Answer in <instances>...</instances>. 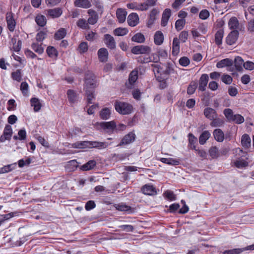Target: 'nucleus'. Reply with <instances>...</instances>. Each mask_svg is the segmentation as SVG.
<instances>
[{"label": "nucleus", "instance_id": "obj_57", "mask_svg": "<svg viewBox=\"0 0 254 254\" xmlns=\"http://www.w3.org/2000/svg\"><path fill=\"white\" fill-rule=\"evenodd\" d=\"M77 25L83 29H87L89 28L88 21L87 22V21L84 19H79L77 22Z\"/></svg>", "mask_w": 254, "mask_h": 254}, {"label": "nucleus", "instance_id": "obj_14", "mask_svg": "<svg viewBox=\"0 0 254 254\" xmlns=\"http://www.w3.org/2000/svg\"><path fill=\"white\" fill-rule=\"evenodd\" d=\"M144 1L140 4V10H147L150 7L155 6L156 4V0H143Z\"/></svg>", "mask_w": 254, "mask_h": 254}, {"label": "nucleus", "instance_id": "obj_63", "mask_svg": "<svg viewBox=\"0 0 254 254\" xmlns=\"http://www.w3.org/2000/svg\"><path fill=\"white\" fill-rule=\"evenodd\" d=\"M222 81L226 84H230L233 80L232 77L228 74H223L221 77Z\"/></svg>", "mask_w": 254, "mask_h": 254}, {"label": "nucleus", "instance_id": "obj_44", "mask_svg": "<svg viewBox=\"0 0 254 254\" xmlns=\"http://www.w3.org/2000/svg\"><path fill=\"white\" fill-rule=\"evenodd\" d=\"M243 59L240 57H236L234 61L235 66L238 70H241L242 69V65L244 66Z\"/></svg>", "mask_w": 254, "mask_h": 254}, {"label": "nucleus", "instance_id": "obj_24", "mask_svg": "<svg viewBox=\"0 0 254 254\" xmlns=\"http://www.w3.org/2000/svg\"><path fill=\"white\" fill-rule=\"evenodd\" d=\"M164 41V35L161 31H157L154 36V43L157 45H161Z\"/></svg>", "mask_w": 254, "mask_h": 254}, {"label": "nucleus", "instance_id": "obj_45", "mask_svg": "<svg viewBox=\"0 0 254 254\" xmlns=\"http://www.w3.org/2000/svg\"><path fill=\"white\" fill-rule=\"evenodd\" d=\"M32 49L37 54H42L44 52V48L42 47L41 44H39L37 43H33L31 44Z\"/></svg>", "mask_w": 254, "mask_h": 254}, {"label": "nucleus", "instance_id": "obj_56", "mask_svg": "<svg viewBox=\"0 0 254 254\" xmlns=\"http://www.w3.org/2000/svg\"><path fill=\"white\" fill-rule=\"evenodd\" d=\"M186 21L184 19H178L175 23V28L177 31L181 30L184 27Z\"/></svg>", "mask_w": 254, "mask_h": 254}, {"label": "nucleus", "instance_id": "obj_37", "mask_svg": "<svg viewBox=\"0 0 254 254\" xmlns=\"http://www.w3.org/2000/svg\"><path fill=\"white\" fill-rule=\"evenodd\" d=\"M66 34L65 29L62 28L58 30L54 35V38L57 40H60L63 39Z\"/></svg>", "mask_w": 254, "mask_h": 254}, {"label": "nucleus", "instance_id": "obj_16", "mask_svg": "<svg viewBox=\"0 0 254 254\" xmlns=\"http://www.w3.org/2000/svg\"><path fill=\"white\" fill-rule=\"evenodd\" d=\"M138 78V72L137 71H132L129 75L128 83H127L126 85L127 88H131V86L134 84Z\"/></svg>", "mask_w": 254, "mask_h": 254}, {"label": "nucleus", "instance_id": "obj_41", "mask_svg": "<svg viewBox=\"0 0 254 254\" xmlns=\"http://www.w3.org/2000/svg\"><path fill=\"white\" fill-rule=\"evenodd\" d=\"M35 21L39 26L43 27L46 25L47 20L45 16L40 14L36 16Z\"/></svg>", "mask_w": 254, "mask_h": 254}, {"label": "nucleus", "instance_id": "obj_49", "mask_svg": "<svg viewBox=\"0 0 254 254\" xmlns=\"http://www.w3.org/2000/svg\"><path fill=\"white\" fill-rule=\"evenodd\" d=\"M47 31L42 30L37 33L36 39L38 42H42L47 37Z\"/></svg>", "mask_w": 254, "mask_h": 254}, {"label": "nucleus", "instance_id": "obj_55", "mask_svg": "<svg viewBox=\"0 0 254 254\" xmlns=\"http://www.w3.org/2000/svg\"><path fill=\"white\" fill-rule=\"evenodd\" d=\"M13 216V213H9L5 214H0V225L2 224L5 221L12 218Z\"/></svg>", "mask_w": 254, "mask_h": 254}, {"label": "nucleus", "instance_id": "obj_33", "mask_svg": "<svg viewBox=\"0 0 254 254\" xmlns=\"http://www.w3.org/2000/svg\"><path fill=\"white\" fill-rule=\"evenodd\" d=\"M211 121V122L210 123V125L212 127H222L224 124V121L223 119L218 118V117L216 118H214V119H212Z\"/></svg>", "mask_w": 254, "mask_h": 254}, {"label": "nucleus", "instance_id": "obj_48", "mask_svg": "<svg viewBox=\"0 0 254 254\" xmlns=\"http://www.w3.org/2000/svg\"><path fill=\"white\" fill-rule=\"evenodd\" d=\"M159 13L158 10L156 8H153L150 12L149 15V19L148 24H152L156 19V15Z\"/></svg>", "mask_w": 254, "mask_h": 254}, {"label": "nucleus", "instance_id": "obj_22", "mask_svg": "<svg viewBox=\"0 0 254 254\" xmlns=\"http://www.w3.org/2000/svg\"><path fill=\"white\" fill-rule=\"evenodd\" d=\"M241 144L245 149H248L251 145V139L249 135L247 134H244L242 135L241 138Z\"/></svg>", "mask_w": 254, "mask_h": 254}, {"label": "nucleus", "instance_id": "obj_18", "mask_svg": "<svg viewBox=\"0 0 254 254\" xmlns=\"http://www.w3.org/2000/svg\"><path fill=\"white\" fill-rule=\"evenodd\" d=\"M214 139L219 142H222L224 139V133L222 129L216 128L213 132Z\"/></svg>", "mask_w": 254, "mask_h": 254}, {"label": "nucleus", "instance_id": "obj_5", "mask_svg": "<svg viewBox=\"0 0 254 254\" xmlns=\"http://www.w3.org/2000/svg\"><path fill=\"white\" fill-rule=\"evenodd\" d=\"M99 126L107 133L113 132L116 127V124L114 121L102 122L98 124Z\"/></svg>", "mask_w": 254, "mask_h": 254}, {"label": "nucleus", "instance_id": "obj_38", "mask_svg": "<svg viewBox=\"0 0 254 254\" xmlns=\"http://www.w3.org/2000/svg\"><path fill=\"white\" fill-rule=\"evenodd\" d=\"M11 43L13 44L12 49L16 52L20 51L22 45V42L20 40H19L17 42H16V39L12 38L11 40Z\"/></svg>", "mask_w": 254, "mask_h": 254}, {"label": "nucleus", "instance_id": "obj_60", "mask_svg": "<svg viewBox=\"0 0 254 254\" xmlns=\"http://www.w3.org/2000/svg\"><path fill=\"white\" fill-rule=\"evenodd\" d=\"M244 121V117L239 114L234 115V118H233V120H232V122H234L237 124H242Z\"/></svg>", "mask_w": 254, "mask_h": 254}, {"label": "nucleus", "instance_id": "obj_13", "mask_svg": "<svg viewBox=\"0 0 254 254\" xmlns=\"http://www.w3.org/2000/svg\"><path fill=\"white\" fill-rule=\"evenodd\" d=\"M127 23L130 26L133 27L136 26L139 21V17L137 13H131L127 17Z\"/></svg>", "mask_w": 254, "mask_h": 254}, {"label": "nucleus", "instance_id": "obj_53", "mask_svg": "<svg viewBox=\"0 0 254 254\" xmlns=\"http://www.w3.org/2000/svg\"><path fill=\"white\" fill-rule=\"evenodd\" d=\"M28 84L26 82H22L20 85V90L24 96H28Z\"/></svg>", "mask_w": 254, "mask_h": 254}, {"label": "nucleus", "instance_id": "obj_4", "mask_svg": "<svg viewBox=\"0 0 254 254\" xmlns=\"http://www.w3.org/2000/svg\"><path fill=\"white\" fill-rule=\"evenodd\" d=\"M150 52V47L144 45H138L134 46L131 49L132 53L135 55L149 54Z\"/></svg>", "mask_w": 254, "mask_h": 254}, {"label": "nucleus", "instance_id": "obj_35", "mask_svg": "<svg viewBox=\"0 0 254 254\" xmlns=\"http://www.w3.org/2000/svg\"><path fill=\"white\" fill-rule=\"evenodd\" d=\"M67 96L69 102L70 103H75L77 101V95L76 92L71 89H69L67 91Z\"/></svg>", "mask_w": 254, "mask_h": 254}, {"label": "nucleus", "instance_id": "obj_19", "mask_svg": "<svg viewBox=\"0 0 254 254\" xmlns=\"http://www.w3.org/2000/svg\"><path fill=\"white\" fill-rule=\"evenodd\" d=\"M78 167V163L76 160H72L67 162L65 168L67 172H71L74 171Z\"/></svg>", "mask_w": 254, "mask_h": 254}, {"label": "nucleus", "instance_id": "obj_34", "mask_svg": "<svg viewBox=\"0 0 254 254\" xmlns=\"http://www.w3.org/2000/svg\"><path fill=\"white\" fill-rule=\"evenodd\" d=\"M46 52L50 58L56 59L58 56V52L56 49L53 46L47 47Z\"/></svg>", "mask_w": 254, "mask_h": 254}, {"label": "nucleus", "instance_id": "obj_39", "mask_svg": "<svg viewBox=\"0 0 254 254\" xmlns=\"http://www.w3.org/2000/svg\"><path fill=\"white\" fill-rule=\"evenodd\" d=\"M111 113V110L109 108H105L101 111L100 117L102 120H107L109 119Z\"/></svg>", "mask_w": 254, "mask_h": 254}, {"label": "nucleus", "instance_id": "obj_40", "mask_svg": "<svg viewBox=\"0 0 254 254\" xmlns=\"http://www.w3.org/2000/svg\"><path fill=\"white\" fill-rule=\"evenodd\" d=\"M224 35V31L222 30H219L216 32L215 35V43L219 46L222 44V40Z\"/></svg>", "mask_w": 254, "mask_h": 254}, {"label": "nucleus", "instance_id": "obj_12", "mask_svg": "<svg viewBox=\"0 0 254 254\" xmlns=\"http://www.w3.org/2000/svg\"><path fill=\"white\" fill-rule=\"evenodd\" d=\"M203 113L205 117L210 121L212 119H214V118L218 117L216 111L211 108H206L204 109Z\"/></svg>", "mask_w": 254, "mask_h": 254}, {"label": "nucleus", "instance_id": "obj_62", "mask_svg": "<svg viewBox=\"0 0 254 254\" xmlns=\"http://www.w3.org/2000/svg\"><path fill=\"white\" fill-rule=\"evenodd\" d=\"M137 61L140 64L148 63L151 61L149 56H140L137 58Z\"/></svg>", "mask_w": 254, "mask_h": 254}, {"label": "nucleus", "instance_id": "obj_10", "mask_svg": "<svg viewBox=\"0 0 254 254\" xmlns=\"http://www.w3.org/2000/svg\"><path fill=\"white\" fill-rule=\"evenodd\" d=\"M208 80L209 77L207 74H203L201 75L199 80V90L201 91H204L205 90Z\"/></svg>", "mask_w": 254, "mask_h": 254}, {"label": "nucleus", "instance_id": "obj_21", "mask_svg": "<svg viewBox=\"0 0 254 254\" xmlns=\"http://www.w3.org/2000/svg\"><path fill=\"white\" fill-rule=\"evenodd\" d=\"M180 52V41L177 37H175L172 43V54L177 55Z\"/></svg>", "mask_w": 254, "mask_h": 254}, {"label": "nucleus", "instance_id": "obj_7", "mask_svg": "<svg viewBox=\"0 0 254 254\" xmlns=\"http://www.w3.org/2000/svg\"><path fill=\"white\" fill-rule=\"evenodd\" d=\"M135 134L133 132H129L124 136L117 146H122L133 142L135 140Z\"/></svg>", "mask_w": 254, "mask_h": 254}, {"label": "nucleus", "instance_id": "obj_43", "mask_svg": "<svg viewBox=\"0 0 254 254\" xmlns=\"http://www.w3.org/2000/svg\"><path fill=\"white\" fill-rule=\"evenodd\" d=\"M87 96V101L88 104L93 103V100L95 99L94 95V90H85Z\"/></svg>", "mask_w": 254, "mask_h": 254}, {"label": "nucleus", "instance_id": "obj_20", "mask_svg": "<svg viewBox=\"0 0 254 254\" xmlns=\"http://www.w3.org/2000/svg\"><path fill=\"white\" fill-rule=\"evenodd\" d=\"M171 11L169 8H166L164 10L162 13L161 19V25L165 26L168 21V20L171 16Z\"/></svg>", "mask_w": 254, "mask_h": 254}, {"label": "nucleus", "instance_id": "obj_26", "mask_svg": "<svg viewBox=\"0 0 254 254\" xmlns=\"http://www.w3.org/2000/svg\"><path fill=\"white\" fill-rule=\"evenodd\" d=\"M72 146L74 148H90V141H77L73 143Z\"/></svg>", "mask_w": 254, "mask_h": 254}, {"label": "nucleus", "instance_id": "obj_8", "mask_svg": "<svg viewBox=\"0 0 254 254\" xmlns=\"http://www.w3.org/2000/svg\"><path fill=\"white\" fill-rule=\"evenodd\" d=\"M103 41L106 46L111 49H115L116 47V43L114 38L111 35L106 34L104 36Z\"/></svg>", "mask_w": 254, "mask_h": 254}, {"label": "nucleus", "instance_id": "obj_23", "mask_svg": "<svg viewBox=\"0 0 254 254\" xmlns=\"http://www.w3.org/2000/svg\"><path fill=\"white\" fill-rule=\"evenodd\" d=\"M109 144L107 142L99 141H90V148H96L98 149L106 148Z\"/></svg>", "mask_w": 254, "mask_h": 254}, {"label": "nucleus", "instance_id": "obj_64", "mask_svg": "<svg viewBox=\"0 0 254 254\" xmlns=\"http://www.w3.org/2000/svg\"><path fill=\"white\" fill-rule=\"evenodd\" d=\"M79 52L81 54L86 52L88 50L87 43L85 42H81L79 45Z\"/></svg>", "mask_w": 254, "mask_h": 254}, {"label": "nucleus", "instance_id": "obj_9", "mask_svg": "<svg viewBox=\"0 0 254 254\" xmlns=\"http://www.w3.org/2000/svg\"><path fill=\"white\" fill-rule=\"evenodd\" d=\"M239 32L238 30H233L227 36L226 42L227 44L232 45L235 44L238 39Z\"/></svg>", "mask_w": 254, "mask_h": 254}, {"label": "nucleus", "instance_id": "obj_47", "mask_svg": "<svg viewBox=\"0 0 254 254\" xmlns=\"http://www.w3.org/2000/svg\"><path fill=\"white\" fill-rule=\"evenodd\" d=\"M16 163H13V164L5 165V166H3V167L0 168V174L8 173V172L11 171V170H12L13 169H14V168L16 167Z\"/></svg>", "mask_w": 254, "mask_h": 254}, {"label": "nucleus", "instance_id": "obj_11", "mask_svg": "<svg viewBox=\"0 0 254 254\" xmlns=\"http://www.w3.org/2000/svg\"><path fill=\"white\" fill-rule=\"evenodd\" d=\"M97 55L100 62L105 63L108 61L109 53L106 48H100L98 51Z\"/></svg>", "mask_w": 254, "mask_h": 254}, {"label": "nucleus", "instance_id": "obj_51", "mask_svg": "<svg viewBox=\"0 0 254 254\" xmlns=\"http://www.w3.org/2000/svg\"><path fill=\"white\" fill-rule=\"evenodd\" d=\"M223 113L228 121L232 122V120H233V118L234 116L232 110L230 108L225 109L223 111Z\"/></svg>", "mask_w": 254, "mask_h": 254}, {"label": "nucleus", "instance_id": "obj_25", "mask_svg": "<svg viewBox=\"0 0 254 254\" xmlns=\"http://www.w3.org/2000/svg\"><path fill=\"white\" fill-rule=\"evenodd\" d=\"M74 5L76 6L88 8L91 7V2L88 0H75Z\"/></svg>", "mask_w": 254, "mask_h": 254}, {"label": "nucleus", "instance_id": "obj_30", "mask_svg": "<svg viewBox=\"0 0 254 254\" xmlns=\"http://www.w3.org/2000/svg\"><path fill=\"white\" fill-rule=\"evenodd\" d=\"M63 13L62 8H55L48 10V14L53 18H57L60 17Z\"/></svg>", "mask_w": 254, "mask_h": 254}, {"label": "nucleus", "instance_id": "obj_32", "mask_svg": "<svg viewBox=\"0 0 254 254\" xmlns=\"http://www.w3.org/2000/svg\"><path fill=\"white\" fill-rule=\"evenodd\" d=\"M229 28L233 30H237L238 28L239 23L238 19L236 17H231L228 22Z\"/></svg>", "mask_w": 254, "mask_h": 254}, {"label": "nucleus", "instance_id": "obj_42", "mask_svg": "<svg viewBox=\"0 0 254 254\" xmlns=\"http://www.w3.org/2000/svg\"><path fill=\"white\" fill-rule=\"evenodd\" d=\"M144 36L141 33H137L133 36L131 38V40L139 43H143L145 41Z\"/></svg>", "mask_w": 254, "mask_h": 254}, {"label": "nucleus", "instance_id": "obj_50", "mask_svg": "<svg viewBox=\"0 0 254 254\" xmlns=\"http://www.w3.org/2000/svg\"><path fill=\"white\" fill-rule=\"evenodd\" d=\"M11 78L18 82H20L22 79V75L20 69H17L15 71L11 73Z\"/></svg>", "mask_w": 254, "mask_h": 254}, {"label": "nucleus", "instance_id": "obj_54", "mask_svg": "<svg viewBox=\"0 0 254 254\" xmlns=\"http://www.w3.org/2000/svg\"><path fill=\"white\" fill-rule=\"evenodd\" d=\"M116 208L121 211H127L131 210V207L123 203L116 205Z\"/></svg>", "mask_w": 254, "mask_h": 254}, {"label": "nucleus", "instance_id": "obj_2", "mask_svg": "<svg viewBox=\"0 0 254 254\" xmlns=\"http://www.w3.org/2000/svg\"><path fill=\"white\" fill-rule=\"evenodd\" d=\"M114 106L116 111L122 115L129 114L133 110L132 105L126 102L117 101Z\"/></svg>", "mask_w": 254, "mask_h": 254}, {"label": "nucleus", "instance_id": "obj_17", "mask_svg": "<svg viewBox=\"0 0 254 254\" xmlns=\"http://www.w3.org/2000/svg\"><path fill=\"white\" fill-rule=\"evenodd\" d=\"M96 166V162L94 160H91L86 163L80 166L79 169L83 171H87L93 169Z\"/></svg>", "mask_w": 254, "mask_h": 254}, {"label": "nucleus", "instance_id": "obj_31", "mask_svg": "<svg viewBox=\"0 0 254 254\" xmlns=\"http://www.w3.org/2000/svg\"><path fill=\"white\" fill-rule=\"evenodd\" d=\"M210 133L208 130H205L202 132L199 137V143L203 145L210 137Z\"/></svg>", "mask_w": 254, "mask_h": 254}, {"label": "nucleus", "instance_id": "obj_1", "mask_svg": "<svg viewBox=\"0 0 254 254\" xmlns=\"http://www.w3.org/2000/svg\"><path fill=\"white\" fill-rule=\"evenodd\" d=\"M95 75L90 70L86 72L84 78V90H94L96 87Z\"/></svg>", "mask_w": 254, "mask_h": 254}, {"label": "nucleus", "instance_id": "obj_27", "mask_svg": "<svg viewBox=\"0 0 254 254\" xmlns=\"http://www.w3.org/2000/svg\"><path fill=\"white\" fill-rule=\"evenodd\" d=\"M116 14L119 22L122 23L125 21L127 12L123 9L118 8Z\"/></svg>", "mask_w": 254, "mask_h": 254}, {"label": "nucleus", "instance_id": "obj_36", "mask_svg": "<svg viewBox=\"0 0 254 254\" xmlns=\"http://www.w3.org/2000/svg\"><path fill=\"white\" fill-rule=\"evenodd\" d=\"M31 105L34 107L35 112H38L41 108V104L37 98H32L30 100Z\"/></svg>", "mask_w": 254, "mask_h": 254}, {"label": "nucleus", "instance_id": "obj_46", "mask_svg": "<svg viewBox=\"0 0 254 254\" xmlns=\"http://www.w3.org/2000/svg\"><path fill=\"white\" fill-rule=\"evenodd\" d=\"M128 33V30L126 28L119 27L114 30V34L118 36H123Z\"/></svg>", "mask_w": 254, "mask_h": 254}, {"label": "nucleus", "instance_id": "obj_28", "mask_svg": "<svg viewBox=\"0 0 254 254\" xmlns=\"http://www.w3.org/2000/svg\"><path fill=\"white\" fill-rule=\"evenodd\" d=\"M233 64V61L227 58L218 62L216 64V67L218 68H223L225 66H231Z\"/></svg>", "mask_w": 254, "mask_h": 254}, {"label": "nucleus", "instance_id": "obj_29", "mask_svg": "<svg viewBox=\"0 0 254 254\" xmlns=\"http://www.w3.org/2000/svg\"><path fill=\"white\" fill-rule=\"evenodd\" d=\"M160 161L164 163L173 166H177L180 163L179 159L172 158H161Z\"/></svg>", "mask_w": 254, "mask_h": 254}, {"label": "nucleus", "instance_id": "obj_52", "mask_svg": "<svg viewBox=\"0 0 254 254\" xmlns=\"http://www.w3.org/2000/svg\"><path fill=\"white\" fill-rule=\"evenodd\" d=\"M197 86V83L196 82H191L189 85L187 89V93L189 95H191L193 94L196 90Z\"/></svg>", "mask_w": 254, "mask_h": 254}, {"label": "nucleus", "instance_id": "obj_59", "mask_svg": "<svg viewBox=\"0 0 254 254\" xmlns=\"http://www.w3.org/2000/svg\"><path fill=\"white\" fill-rule=\"evenodd\" d=\"M244 252L242 248L226 250L223 252V254H240Z\"/></svg>", "mask_w": 254, "mask_h": 254}, {"label": "nucleus", "instance_id": "obj_58", "mask_svg": "<svg viewBox=\"0 0 254 254\" xmlns=\"http://www.w3.org/2000/svg\"><path fill=\"white\" fill-rule=\"evenodd\" d=\"M209 153L212 158L218 157L219 155L218 148L216 146L211 147L209 150Z\"/></svg>", "mask_w": 254, "mask_h": 254}, {"label": "nucleus", "instance_id": "obj_3", "mask_svg": "<svg viewBox=\"0 0 254 254\" xmlns=\"http://www.w3.org/2000/svg\"><path fill=\"white\" fill-rule=\"evenodd\" d=\"M165 69L162 70V69L161 70V72H160V74L159 75H156L155 74L157 80L163 81L164 80H167L168 78L169 74L173 70L172 64L170 63H167L165 64Z\"/></svg>", "mask_w": 254, "mask_h": 254}, {"label": "nucleus", "instance_id": "obj_6", "mask_svg": "<svg viewBox=\"0 0 254 254\" xmlns=\"http://www.w3.org/2000/svg\"><path fill=\"white\" fill-rule=\"evenodd\" d=\"M6 21L8 30L10 32L14 31L15 28L16 22L13 17V14L11 12L6 13Z\"/></svg>", "mask_w": 254, "mask_h": 254}, {"label": "nucleus", "instance_id": "obj_61", "mask_svg": "<svg viewBox=\"0 0 254 254\" xmlns=\"http://www.w3.org/2000/svg\"><path fill=\"white\" fill-rule=\"evenodd\" d=\"M188 36L189 34L188 31H183L180 33L178 39L182 42L185 43L187 40Z\"/></svg>", "mask_w": 254, "mask_h": 254}, {"label": "nucleus", "instance_id": "obj_15", "mask_svg": "<svg viewBox=\"0 0 254 254\" xmlns=\"http://www.w3.org/2000/svg\"><path fill=\"white\" fill-rule=\"evenodd\" d=\"M142 192L146 195H154L156 193L155 188L152 185H145L141 188Z\"/></svg>", "mask_w": 254, "mask_h": 254}]
</instances>
